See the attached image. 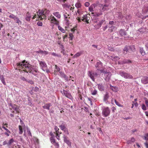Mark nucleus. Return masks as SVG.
Returning a JSON list of instances; mask_svg holds the SVG:
<instances>
[{"mask_svg": "<svg viewBox=\"0 0 148 148\" xmlns=\"http://www.w3.org/2000/svg\"><path fill=\"white\" fill-rule=\"evenodd\" d=\"M17 66L20 70L22 69V71H24L27 73H31L34 74V73H36L37 71L34 70L31 65L27 62H26L25 60H23L17 63Z\"/></svg>", "mask_w": 148, "mask_h": 148, "instance_id": "nucleus-1", "label": "nucleus"}, {"mask_svg": "<svg viewBox=\"0 0 148 148\" xmlns=\"http://www.w3.org/2000/svg\"><path fill=\"white\" fill-rule=\"evenodd\" d=\"M49 12V10H42L41 12L39 15L38 14V12H37V15L35 14L33 17L32 19H34L36 17L38 18H40V19H42L47 15L48 13Z\"/></svg>", "mask_w": 148, "mask_h": 148, "instance_id": "nucleus-2", "label": "nucleus"}, {"mask_svg": "<svg viewBox=\"0 0 148 148\" xmlns=\"http://www.w3.org/2000/svg\"><path fill=\"white\" fill-rule=\"evenodd\" d=\"M110 110L108 107H103L102 108V116L104 117L108 116L110 114Z\"/></svg>", "mask_w": 148, "mask_h": 148, "instance_id": "nucleus-3", "label": "nucleus"}, {"mask_svg": "<svg viewBox=\"0 0 148 148\" xmlns=\"http://www.w3.org/2000/svg\"><path fill=\"white\" fill-rule=\"evenodd\" d=\"M98 70H99L100 73H104V76L105 77V79L106 81H109L110 79L111 76L112 75L111 73L110 72H105L106 70L105 69H103V70H99V69H97Z\"/></svg>", "mask_w": 148, "mask_h": 148, "instance_id": "nucleus-4", "label": "nucleus"}, {"mask_svg": "<svg viewBox=\"0 0 148 148\" xmlns=\"http://www.w3.org/2000/svg\"><path fill=\"white\" fill-rule=\"evenodd\" d=\"M104 4H98L97 6L102 9H108L110 5V1L109 0H104Z\"/></svg>", "mask_w": 148, "mask_h": 148, "instance_id": "nucleus-5", "label": "nucleus"}, {"mask_svg": "<svg viewBox=\"0 0 148 148\" xmlns=\"http://www.w3.org/2000/svg\"><path fill=\"white\" fill-rule=\"evenodd\" d=\"M88 74V76L94 82L95 81V79L97 77L98 75L97 73L92 71H89Z\"/></svg>", "mask_w": 148, "mask_h": 148, "instance_id": "nucleus-6", "label": "nucleus"}, {"mask_svg": "<svg viewBox=\"0 0 148 148\" xmlns=\"http://www.w3.org/2000/svg\"><path fill=\"white\" fill-rule=\"evenodd\" d=\"M48 20L51 21V23H52L54 24L58 25L59 24V21L53 16L51 15L49 17Z\"/></svg>", "mask_w": 148, "mask_h": 148, "instance_id": "nucleus-7", "label": "nucleus"}, {"mask_svg": "<svg viewBox=\"0 0 148 148\" xmlns=\"http://www.w3.org/2000/svg\"><path fill=\"white\" fill-rule=\"evenodd\" d=\"M119 74L121 76L126 79H131L133 78V77L131 75L127 73L120 71Z\"/></svg>", "mask_w": 148, "mask_h": 148, "instance_id": "nucleus-8", "label": "nucleus"}, {"mask_svg": "<svg viewBox=\"0 0 148 148\" xmlns=\"http://www.w3.org/2000/svg\"><path fill=\"white\" fill-rule=\"evenodd\" d=\"M39 62L40 67L42 70H45L47 67L46 63L43 61H39Z\"/></svg>", "mask_w": 148, "mask_h": 148, "instance_id": "nucleus-9", "label": "nucleus"}, {"mask_svg": "<svg viewBox=\"0 0 148 148\" xmlns=\"http://www.w3.org/2000/svg\"><path fill=\"white\" fill-rule=\"evenodd\" d=\"M59 127L61 130L64 131L67 134H69L67 128L66 127L65 124L62 123L59 126Z\"/></svg>", "mask_w": 148, "mask_h": 148, "instance_id": "nucleus-10", "label": "nucleus"}, {"mask_svg": "<svg viewBox=\"0 0 148 148\" xmlns=\"http://www.w3.org/2000/svg\"><path fill=\"white\" fill-rule=\"evenodd\" d=\"M87 17H86V16L84 18H82L81 19L80 18V17H77L76 18V19L78 21V22H80L81 21L85 22H86L88 23H89L88 22V20H87Z\"/></svg>", "mask_w": 148, "mask_h": 148, "instance_id": "nucleus-11", "label": "nucleus"}, {"mask_svg": "<svg viewBox=\"0 0 148 148\" xmlns=\"http://www.w3.org/2000/svg\"><path fill=\"white\" fill-rule=\"evenodd\" d=\"M9 106H11L12 108L15 109L17 112L19 113V109L17 106L14 104L13 105L12 103H10L9 104Z\"/></svg>", "mask_w": 148, "mask_h": 148, "instance_id": "nucleus-12", "label": "nucleus"}, {"mask_svg": "<svg viewBox=\"0 0 148 148\" xmlns=\"http://www.w3.org/2000/svg\"><path fill=\"white\" fill-rule=\"evenodd\" d=\"M63 92L64 94L66 97L70 99L72 98V96H71V94L69 92H68L67 91L64 90Z\"/></svg>", "mask_w": 148, "mask_h": 148, "instance_id": "nucleus-13", "label": "nucleus"}, {"mask_svg": "<svg viewBox=\"0 0 148 148\" xmlns=\"http://www.w3.org/2000/svg\"><path fill=\"white\" fill-rule=\"evenodd\" d=\"M64 142L66 143L68 145V146L71 147V142L68 140L66 137H64Z\"/></svg>", "mask_w": 148, "mask_h": 148, "instance_id": "nucleus-14", "label": "nucleus"}, {"mask_svg": "<svg viewBox=\"0 0 148 148\" xmlns=\"http://www.w3.org/2000/svg\"><path fill=\"white\" fill-rule=\"evenodd\" d=\"M59 75L61 77H63L65 80H66L67 81H68V77L66 76V75L63 72L60 71L59 72Z\"/></svg>", "mask_w": 148, "mask_h": 148, "instance_id": "nucleus-15", "label": "nucleus"}, {"mask_svg": "<svg viewBox=\"0 0 148 148\" xmlns=\"http://www.w3.org/2000/svg\"><path fill=\"white\" fill-rule=\"evenodd\" d=\"M141 82L143 84H146L148 83V77H143L141 79Z\"/></svg>", "mask_w": 148, "mask_h": 148, "instance_id": "nucleus-16", "label": "nucleus"}, {"mask_svg": "<svg viewBox=\"0 0 148 148\" xmlns=\"http://www.w3.org/2000/svg\"><path fill=\"white\" fill-rule=\"evenodd\" d=\"M97 86L99 90L101 91H103L104 90V87L102 84H98Z\"/></svg>", "mask_w": 148, "mask_h": 148, "instance_id": "nucleus-17", "label": "nucleus"}, {"mask_svg": "<svg viewBox=\"0 0 148 148\" xmlns=\"http://www.w3.org/2000/svg\"><path fill=\"white\" fill-rule=\"evenodd\" d=\"M60 68L58 66L56 65H55V69L54 72L53 73L54 74V75H57L58 72H60Z\"/></svg>", "mask_w": 148, "mask_h": 148, "instance_id": "nucleus-18", "label": "nucleus"}, {"mask_svg": "<svg viewBox=\"0 0 148 148\" xmlns=\"http://www.w3.org/2000/svg\"><path fill=\"white\" fill-rule=\"evenodd\" d=\"M109 97L110 96L109 93L108 92H106L103 97V100L105 102L107 101V100Z\"/></svg>", "mask_w": 148, "mask_h": 148, "instance_id": "nucleus-19", "label": "nucleus"}, {"mask_svg": "<svg viewBox=\"0 0 148 148\" xmlns=\"http://www.w3.org/2000/svg\"><path fill=\"white\" fill-rule=\"evenodd\" d=\"M64 16L65 18V20L67 22V23H68V22L69 21V20L70 18V15L67 14V13H66L64 14Z\"/></svg>", "mask_w": 148, "mask_h": 148, "instance_id": "nucleus-20", "label": "nucleus"}, {"mask_svg": "<svg viewBox=\"0 0 148 148\" xmlns=\"http://www.w3.org/2000/svg\"><path fill=\"white\" fill-rule=\"evenodd\" d=\"M51 106L50 103H46L44 106H42L43 108L45 109H47L48 110H49L50 107Z\"/></svg>", "mask_w": 148, "mask_h": 148, "instance_id": "nucleus-21", "label": "nucleus"}, {"mask_svg": "<svg viewBox=\"0 0 148 148\" xmlns=\"http://www.w3.org/2000/svg\"><path fill=\"white\" fill-rule=\"evenodd\" d=\"M54 133L56 135V137L57 139L58 140H60V136L61 134H62L61 132H60L59 130L58 131V132H54Z\"/></svg>", "mask_w": 148, "mask_h": 148, "instance_id": "nucleus-22", "label": "nucleus"}, {"mask_svg": "<svg viewBox=\"0 0 148 148\" xmlns=\"http://www.w3.org/2000/svg\"><path fill=\"white\" fill-rule=\"evenodd\" d=\"M110 89L113 91L116 92L118 91V88L117 87L115 86H113L111 85H110Z\"/></svg>", "mask_w": 148, "mask_h": 148, "instance_id": "nucleus-23", "label": "nucleus"}, {"mask_svg": "<svg viewBox=\"0 0 148 148\" xmlns=\"http://www.w3.org/2000/svg\"><path fill=\"white\" fill-rule=\"evenodd\" d=\"M119 34L121 36H124L126 34V32L124 29H121L119 31Z\"/></svg>", "mask_w": 148, "mask_h": 148, "instance_id": "nucleus-24", "label": "nucleus"}, {"mask_svg": "<svg viewBox=\"0 0 148 148\" xmlns=\"http://www.w3.org/2000/svg\"><path fill=\"white\" fill-rule=\"evenodd\" d=\"M102 66V63L101 62L99 61L97 62L95 66L97 68H99L101 67Z\"/></svg>", "mask_w": 148, "mask_h": 148, "instance_id": "nucleus-25", "label": "nucleus"}, {"mask_svg": "<svg viewBox=\"0 0 148 148\" xmlns=\"http://www.w3.org/2000/svg\"><path fill=\"white\" fill-rule=\"evenodd\" d=\"M26 16L25 18V20L27 21H29L31 18V15L30 13L29 12H27L26 14Z\"/></svg>", "mask_w": 148, "mask_h": 148, "instance_id": "nucleus-26", "label": "nucleus"}, {"mask_svg": "<svg viewBox=\"0 0 148 148\" xmlns=\"http://www.w3.org/2000/svg\"><path fill=\"white\" fill-rule=\"evenodd\" d=\"M91 93L93 95H95L97 94V91L95 89H94L93 90L92 89L91 90Z\"/></svg>", "mask_w": 148, "mask_h": 148, "instance_id": "nucleus-27", "label": "nucleus"}, {"mask_svg": "<svg viewBox=\"0 0 148 148\" xmlns=\"http://www.w3.org/2000/svg\"><path fill=\"white\" fill-rule=\"evenodd\" d=\"M53 15L57 17L58 18H60L61 17L60 15L58 12H54L53 13Z\"/></svg>", "mask_w": 148, "mask_h": 148, "instance_id": "nucleus-28", "label": "nucleus"}, {"mask_svg": "<svg viewBox=\"0 0 148 148\" xmlns=\"http://www.w3.org/2000/svg\"><path fill=\"white\" fill-rule=\"evenodd\" d=\"M140 52L143 56H144L145 54V53L143 48H140Z\"/></svg>", "mask_w": 148, "mask_h": 148, "instance_id": "nucleus-29", "label": "nucleus"}, {"mask_svg": "<svg viewBox=\"0 0 148 148\" xmlns=\"http://www.w3.org/2000/svg\"><path fill=\"white\" fill-rule=\"evenodd\" d=\"M18 128L19 130V133L20 134H22L23 133V128L21 125H19L18 126Z\"/></svg>", "mask_w": 148, "mask_h": 148, "instance_id": "nucleus-30", "label": "nucleus"}, {"mask_svg": "<svg viewBox=\"0 0 148 148\" xmlns=\"http://www.w3.org/2000/svg\"><path fill=\"white\" fill-rule=\"evenodd\" d=\"M115 27L114 26H112L109 27L108 29V31L110 32H112L114 31V29L115 28Z\"/></svg>", "mask_w": 148, "mask_h": 148, "instance_id": "nucleus-31", "label": "nucleus"}, {"mask_svg": "<svg viewBox=\"0 0 148 148\" xmlns=\"http://www.w3.org/2000/svg\"><path fill=\"white\" fill-rule=\"evenodd\" d=\"M15 21H16V22L17 23L18 25L20 23V24H21V21L19 20L18 18L16 17V18L14 20Z\"/></svg>", "mask_w": 148, "mask_h": 148, "instance_id": "nucleus-32", "label": "nucleus"}, {"mask_svg": "<svg viewBox=\"0 0 148 148\" xmlns=\"http://www.w3.org/2000/svg\"><path fill=\"white\" fill-rule=\"evenodd\" d=\"M0 79L1 80L2 83L4 85H6V83L4 80V78L2 76H1L0 77Z\"/></svg>", "mask_w": 148, "mask_h": 148, "instance_id": "nucleus-33", "label": "nucleus"}, {"mask_svg": "<svg viewBox=\"0 0 148 148\" xmlns=\"http://www.w3.org/2000/svg\"><path fill=\"white\" fill-rule=\"evenodd\" d=\"M98 4H97L96 5V4H93L90 7H89L88 9H93L95 8V7L96 6H98H98H97V5Z\"/></svg>", "mask_w": 148, "mask_h": 148, "instance_id": "nucleus-34", "label": "nucleus"}, {"mask_svg": "<svg viewBox=\"0 0 148 148\" xmlns=\"http://www.w3.org/2000/svg\"><path fill=\"white\" fill-rule=\"evenodd\" d=\"M58 29L63 33H65V30L60 26H58Z\"/></svg>", "mask_w": 148, "mask_h": 148, "instance_id": "nucleus-35", "label": "nucleus"}, {"mask_svg": "<svg viewBox=\"0 0 148 148\" xmlns=\"http://www.w3.org/2000/svg\"><path fill=\"white\" fill-rule=\"evenodd\" d=\"M81 54V53L77 52L75 54L73 57V58H75L79 56Z\"/></svg>", "mask_w": 148, "mask_h": 148, "instance_id": "nucleus-36", "label": "nucleus"}, {"mask_svg": "<svg viewBox=\"0 0 148 148\" xmlns=\"http://www.w3.org/2000/svg\"><path fill=\"white\" fill-rule=\"evenodd\" d=\"M130 49L132 51H136V49L134 46L131 45L130 47Z\"/></svg>", "mask_w": 148, "mask_h": 148, "instance_id": "nucleus-37", "label": "nucleus"}, {"mask_svg": "<svg viewBox=\"0 0 148 148\" xmlns=\"http://www.w3.org/2000/svg\"><path fill=\"white\" fill-rule=\"evenodd\" d=\"M50 140L51 143L53 144L55 143L56 141L55 140L54 138V137L53 136H51L50 138Z\"/></svg>", "mask_w": 148, "mask_h": 148, "instance_id": "nucleus-38", "label": "nucleus"}, {"mask_svg": "<svg viewBox=\"0 0 148 148\" xmlns=\"http://www.w3.org/2000/svg\"><path fill=\"white\" fill-rule=\"evenodd\" d=\"M144 99L145 101V103L147 107H148V99L146 97L144 98Z\"/></svg>", "mask_w": 148, "mask_h": 148, "instance_id": "nucleus-39", "label": "nucleus"}, {"mask_svg": "<svg viewBox=\"0 0 148 148\" xmlns=\"http://www.w3.org/2000/svg\"><path fill=\"white\" fill-rule=\"evenodd\" d=\"M14 140L13 139H11L9 140L7 144L8 145H10L14 142Z\"/></svg>", "mask_w": 148, "mask_h": 148, "instance_id": "nucleus-40", "label": "nucleus"}, {"mask_svg": "<svg viewBox=\"0 0 148 148\" xmlns=\"http://www.w3.org/2000/svg\"><path fill=\"white\" fill-rule=\"evenodd\" d=\"M63 6L64 8H69L70 9H71V8H70L69 6L67 4H65L63 5Z\"/></svg>", "mask_w": 148, "mask_h": 148, "instance_id": "nucleus-41", "label": "nucleus"}, {"mask_svg": "<svg viewBox=\"0 0 148 148\" xmlns=\"http://www.w3.org/2000/svg\"><path fill=\"white\" fill-rule=\"evenodd\" d=\"M101 25L99 23L96 25H95V27L97 29H99L101 26Z\"/></svg>", "mask_w": 148, "mask_h": 148, "instance_id": "nucleus-42", "label": "nucleus"}, {"mask_svg": "<svg viewBox=\"0 0 148 148\" xmlns=\"http://www.w3.org/2000/svg\"><path fill=\"white\" fill-rule=\"evenodd\" d=\"M53 144L55 146V147L56 148H59V145L58 143L55 142V143H53Z\"/></svg>", "mask_w": 148, "mask_h": 148, "instance_id": "nucleus-43", "label": "nucleus"}, {"mask_svg": "<svg viewBox=\"0 0 148 148\" xmlns=\"http://www.w3.org/2000/svg\"><path fill=\"white\" fill-rule=\"evenodd\" d=\"M146 106L145 104H143L142 105V108L144 110H147Z\"/></svg>", "mask_w": 148, "mask_h": 148, "instance_id": "nucleus-44", "label": "nucleus"}, {"mask_svg": "<svg viewBox=\"0 0 148 148\" xmlns=\"http://www.w3.org/2000/svg\"><path fill=\"white\" fill-rule=\"evenodd\" d=\"M73 35L72 33H70L69 34V38L71 40H72L73 37Z\"/></svg>", "mask_w": 148, "mask_h": 148, "instance_id": "nucleus-45", "label": "nucleus"}, {"mask_svg": "<svg viewBox=\"0 0 148 148\" xmlns=\"http://www.w3.org/2000/svg\"><path fill=\"white\" fill-rule=\"evenodd\" d=\"M123 63H131V61L129 60H124L123 61Z\"/></svg>", "mask_w": 148, "mask_h": 148, "instance_id": "nucleus-46", "label": "nucleus"}, {"mask_svg": "<svg viewBox=\"0 0 148 148\" xmlns=\"http://www.w3.org/2000/svg\"><path fill=\"white\" fill-rule=\"evenodd\" d=\"M123 53L125 54L127 53L128 51V49L127 47H125L123 49Z\"/></svg>", "mask_w": 148, "mask_h": 148, "instance_id": "nucleus-47", "label": "nucleus"}, {"mask_svg": "<svg viewBox=\"0 0 148 148\" xmlns=\"http://www.w3.org/2000/svg\"><path fill=\"white\" fill-rule=\"evenodd\" d=\"M114 101L116 105L119 107H122V106L119 102H117L116 99H114Z\"/></svg>", "mask_w": 148, "mask_h": 148, "instance_id": "nucleus-48", "label": "nucleus"}, {"mask_svg": "<svg viewBox=\"0 0 148 148\" xmlns=\"http://www.w3.org/2000/svg\"><path fill=\"white\" fill-rule=\"evenodd\" d=\"M75 6L77 8H80L81 5L80 3H77L75 4Z\"/></svg>", "mask_w": 148, "mask_h": 148, "instance_id": "nucleus-49", "label": "nucleus"}, {"mask_svg": "<svg viewBox=\"0 0 148 148\" xmlns=\"http://www.w3.org/2000/svg\"><path fill=\"white\" fill-rule=\"evenodd\" d=\"M92 14H93V15L94 16H99L101 14L99 13H94L93 12H92Z\"/></svg>", "mask_w": 148, "mask_h": 148, "instance_id": "nucleus-50", "label": "nucleus"}, {"mask_svg": "<svg viewBox=\"0 0 148 148\" xmlns=\"http://www.w3.org/2000/svg\"><path fill=\"white\" fill-rule=\"evenodd\" d=\"M135 141V139L134 138H131V140L130 141H127V143H130V142H134Z\"/></svg>", "mask_w": 148, "mask_h": 148, "instance_id": "nucleus-51", "label": "nucleus"}, {"mask_svg": "<svg viewBox=\"0 0 148 148\" xmlns=\"http://www.w3.org/2000/svg\"><path fill=\"white\" fill-rule=\"evenodd\" d=\"M16 16L14 15L13 14H11L9 16V17L10 18H12L14 20L15 18H16Z\"/></svg>", "mask_w": 148, "mask_h": 148, "instance_id": "nucleus-52", "label": "nucleus"}, {"mask_svg": "<svg viewBox=\"0 0 148 148\" xmlns=\"http://www.w3.org/2000/svg\"><path fill=\"white\" fill-rule=\"evenodd\" d=\"M144 137L145 140H148V133L146 134Z\"/></svg>", "mask_w": 148, "mask_h": 148, "instance_id": "nucleus-53", "label": "nucleus"}, {"mask_svg": "<svg viewBox=\"0 0 148 148\" xmlns=\"http://www.w3.org/2000/svg\"><path fill=\"white\" fill-rule=\"evenodd\" d=\"M37 25L39 26H42V23L41 22H38L37 23Z\"/></svg>", "mask_w": 148, "mask_h": 148, "instance_id": "nucleus-54", "label": "nucleus"}, {"mask_svg": "<svg viewBox=\"0 0 148 148\" xmlns=\"http://www.w3.org/2000/svg\"><path fill=\"white\" fill-rule=\"evenodd\" d=\"M2 125H3L4 126H5L6 127H8V124L7 123H3L2 124Z\"/></svg>", "mask_w": 148, "mask_h": 148, "instance_id": "nucleus-55", "label": "nucleus"}, {"mask_svg": "<svg viewBox=\"0 0 148 148\" xmlns=\"http://www.w3.org/2000/svg\"><path fill=\"white\" fill-rule=\"evenodd\" d=\"M90 4L88 2H86L84 4V5L86 7H88L89 5Z\"/></svg>", "mask_w": 148, "mask_h": 148, "instance_id": "nucleus-56", "label": "nucleus"}, {"mask_svg": "<svg viewBox=\"0 0 148 148\" xmlns=\"http://www.w3.org/2000/svg\"><path fill=\"white\" fill-rule=\"evenodd\" d=\"M43 51L41 50H39L37 51V53H40L43 55Z\"/></svg>", "mask_w": 148, "mask_h": 148, "instance_id": "nucleus-57", "label": "nucleus"}, {"mask_svg": "<svg viewBox=\"0 0 148 148\" xmlns=\"http://www.w3.org/2000/svg\"><path fill=\"white\" fill-rule=\"evenodd\" d=\"M74 78L73 77H72L71 76L70 77V79H68V80H71L73 82L74 81Z\"/></svg>", "mask_w": 148, "mask_h": 148, "instance_id": "nucleus-58", "label": "nucleus"}, {"mask_svg": "<svg viewBox=\"0 0 148 148\" xmlns=\"http://www.w3.org/2000/svg\"><path fill=\"white\" fill-rule=\"evenodd\" d=\"M43 55L44 54L45 55H46L48 54L49 53V52L47 51H43Z\"/></svg>", "mask_w": 148, "mask_h": 148, "instance_id": "nucleus-59", "label": "nucleus"}, {"mask_svg": "<svg viewBox=\"0 0 148 148\" xmlns=\"http://www.w3.org/2000/svg\"><path fill=\"white\" fill-rule=\"evenodd\" d=\"M55 130V132H58V130H59V129L58 128L57 126H55L54 128Z\"/></svg>", "mask_w": 148, "mask_h": 148, "instance_id": "nucleus-60", "label": "nucleus"}, {"mask_svg": "<svg viewBox=\"0 0 148 148\" xmlns=\"http://www.w3.org/2000/svg\"><path fill=\"white\" fill-rule=\"evenodd\" d=\"M27 82H28V83L30 84H34V82L32 80H27Z\"/></svg>", "mask_w": 148, "mask_h": 148, "instance_id": "nucleus-61", "label": "nucleus"}, {"mask_svg": "<svg viewBox=\"0 0 148 148\" xmlns=\"http://www.w3.org/2000/svg\"><path fill=\"white\" fill-rule=\"evenodd\" d=\"M21 79L24 81H27V80L23 77H22L21 78Z\"/></svg>", "mask_w": 148, "mask_h": 148, "instance_id": "nucleus-62", "label": "nucleus"}, {"mask_svg": "<svg viewBox=\"0 0 148 148\" xmlns=\"http://www.w3.org/2000/svg\"><path fill=\"white\" fill-rule=\"evenodd\" d=\"M132 103H133L134 104L135 106L136 107H137L138 106V104L137 102L135 103L134 101H132Z\"/></svg>", "mask_w": 148, "mask_h": 148, "instance_id": "nucleus-63", "label": "nucleus"}, {"mask_svg": "<svg viewBox=\"0 0 148 148\" xmlns=\"http://www.w3.org/2000/svg\"><path fill=\"white\" fill-rule=\"evenodd\" d=\"M144 144L146 148H148V143H147V142H146L145 143H144Z\"/></svg>", "mask_w": 148, "mask_h": 148, "instance_id": "nucleus-64", "label": "nucleus"}]
</instances>
